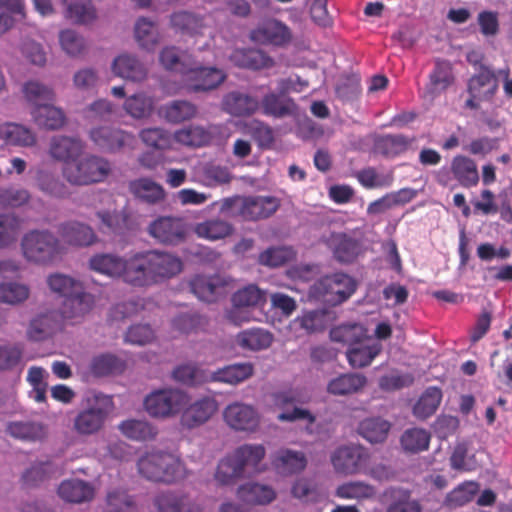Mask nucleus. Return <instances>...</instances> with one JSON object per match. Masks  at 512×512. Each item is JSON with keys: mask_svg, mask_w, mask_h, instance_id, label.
Listing matches in <instances>:
<instances>
[{"mask_svg": "<svg viewBox=\"0 0 512 512\" xmlns=\"http://www.w3.org/2000/svg\"><path fill=\"white\" fill-rule=\"evenodd\" d=\"M182 268L181 259L172 254L158 251L137 253L132 256L128 280L134 287H147L176 276Z\"/></svg>", "mask_w": 512, "mask_h": 512, "instance_id": "f257e3e1", "label": "nucleus"}, {"mask_svg": "<svg viewBox=\"0 0 512 512\" xmlns=\"http://www.w3.org/2000/svg\"><path fill=\"white\" fill-rule=\"evenodd\" d=\"M113 409L114 401L110 395L97 392L85 397L73 419L74 432L83 437L98 434L104 428Z\"/></svg>", "mask_w": 512, "mask_h": 512, "instance_id": "f03ea898", "label": "nucleus"}, {"mask_svg": "<svg viewBox=\"0 0 512 512\" xmlns=\"http://www.w3.org/2000/svg\"><path fill=\"white\" fill-rule=\"evenodd\" d=\"M111 173V163L97 155L87 154L63 166L62 175L71 185L87 186L101 183Z\"/></svg>", "mask_w": 512, "mask_h": 512, "instance_id": "7ed1b4c3", "label": "nucleus"}, {"mask_svg": "<svg viewBox=\"0 0 512 512\" xmlns=\"http://www.w3.org/2000/svg\"><path fill=\"white\" fill-rule=\"evenodd\" d=\"M139 473L155 482H174L185 475L182 462L170 453L149 452L137 463Z\"/></svg>", "mask_w": 512, "mask_h": 512, "instance_id": "20e7f679", "label": "nucleus"}, {"mask_svg": "<svg viewBox=\"0 0 512 512\" xmlns=\"http://www.w3.org/2000/svg\"><path fill=\"white\" fill-rule=\"evenodd\" d=\"M355 280L345 273H334L318 279L309 289V296L331 306L342 304L356 291Z\"/></svg>", "mask_w": 512, "mask_h": 512, "instance_id": "39448f33", "label": "nucleus"}, {"mask_svg": "<svg viewBox=\"0 0 512 512\" xmlns=\"http://www.w3.org/2000/svg\"><path fill=\"white\" fill-rule=\"evenodd\" d=\"M24 257L31 262L47 264L62 252L60 240L49 230H32L21 241Z\"/></svg>", "mask_w": 512, "mask_h": 512, "instance_id": "423d86ee", "label": "nucleus"}, {"mask_svg": "<svg viewBox=\"0 0 512 512\" xmlns=\"http://www.w3.org/2000/svg\"><path fill=\"white\" fill-rule=\"evenodd\" d=\"M189 401V395L183 390L165 388L148 394L144 399V408L153 418L167 419L181 413Z\"/></svg>", "mask_w": 512, "mask_h": 512, "instance_id": "0eeeda50", "label": "nucleus"}, {"mask_svg": "<svg viewBox=\"0 0 512 512\" xmlns=\"http://www.w3.org/2000/svg\"><path fill=\"white\" fill-rule=\"evenodd\" d=\"M232 307L227 312V319L240 326L254 320L251 308L262 307L267 301L266 291L257 285L249 284L237 290L231 298Z\"/></svg>", "mask_w": 512, "mask_h": 512, "instance_id": "6e6552de", "label": "nucleus"}, {"mask_svg": "<svg viewBox=\"0 0 512 512\" xmlns=\"http://www.w3.org/2000/svg\"><path fill=\"white\" fill-rule=\"evenodd\" d=\"M90 139L101 150L108 153L119 152L131 147L135 141L134 136L120 128L100 126L90 130Z\"/></svg>", "mask_w": 512, "mask_h": 512, "instance_id": "1a4fd4ad", "label": "nucleus"}, {"mask_svg": "<svg viewBox=\"0 0 512 512\" xmlns=\"http://www.w3.org/2000/svg\"><path fill=\"white\" fill-rule=\"evenodd\" d=\"M218 410L214 397L204 396L188 403L181 411L180 424L187 429H194L207 423Z\"/></svg>", "mask_w": 512, "mask_h": 512, "instance_id": "9d476101", "label": "nucleus"}, {"mask_svg": "<svg viewBox=\"0 0 512 512\" xmlns=\"http://www.w3.org/2000/svg\"><path fill=\"white\" fill-rule=\"evenodd\" d=\"M225 79L226 74L221 69L204 66L190 67L184 76L186 87L191 92L213 90Z\"/></svg>", "mask_w": 512, "mask_h": 512, "instance_id": "9b49d317", "label": "nucleus"}, {"mask_svg": "<svg viewBox=\"0 0 512 512\" xmlns=\"http://www.w3.org/2000/svg\"><path fill=\"white\" fill-rule=\"evenodd\" d=\"M149 234L164 244H179L186 237V225L183 219L162 216L154 220L148 228Z\"/></svg>", "mask_w": 512, "mask_h": 512, "instance_id": "f8f14e48", "label": "nucleus"}, {"mask_svg": "<svg viewBox=\"0 0 512 512\" xmlns=\"http://www.w3.org/2000/svg\"><path fill=\"white\" fill-rule=\"evenodd\" d=\"M90 268L112 278H122L128 284V273L132 270V257L124 259L115 254H96L89 261Z\"/></svg>", "mask_w": 512, "mask_h": 512, "instance_id": "ddd939ff", "label": "nucleus"}, {"mask_svg": "<svg viewBox=\"0 0 512 512\" xmlns=\"http://www.w3.org/2000/svg\"><path fill=\"white\" fill-rule=\"evenodd\" d=\"M227 425L238 431H254L259 425V415L251 405L241 402L229 404L223 412Z\"/></svg>", "mask_w": 512, "mask_h": 512, "instance_id": "4468645a", "label": "nucleus"}, {"mask_svg": "<svg viewBox=\"0 0 512 512\" xmlns=\"http://www.w3.org/2000/svg\"><path fill=\"white\" fill-rule=\"evenodd\" d=\"M251 39L260 44L284 46L290 43L292 33L288 26L282 22L270 19L251 31Z\"/></svg>", "mask_w": 512, "mask_h": 512, "instance_id": "2eb2a0df", "label": "nucleus"}, {"mask_svg": "<svg viewBox=\"0 0 512 512\" xmlns=\"http://www.w3.org/2000/svg\"><path fill=\"white\" fill-rule=\"evenodd\" d=\"M96 216L101 222L98 228L102 233L124 235L135 230L137 226L132 214L126 210H101Z\"/></svg>", "mask_w": 512, "mask_h": 512, "instance_id": "dca6fc26", "label": "nucleus"}, {"mask_svg": "<svg viewBox=\"0 0 512 512\" xmlns=\"http://www.w3.org/2000/svg\"><path fill=\"white\" fill-rule=\"evenodd\" d=\"M280 207V201L273 196L244 197L242 218L246 221L265 219L273 215Z\"/></svg>", "mask_w": 512, "mask_h": 512, "instance_id": "f3484780", "label": "nucleus"}, {"mask_svg": "<svg viewBox=\"0 0 512 512\" xmlns=\"http://www.w3.org/2000/svg\"><path fill=\"white\" fill-rule=\"evenodd\" d=\"M153 503L158 512H202L197 503L181 492H161Z\"/></svg>", "mask_w": 512, "mask_h": 512, "instance_id": "a211bd4d", "label": "nucleus"}, {"mask_svg": "<svg viewBox=\"0 0 512 512\" xmlns=\"http://www.w3.org/2000/svg\"><path fill=\"white\" fill-rule=\"evenodd\" d=\"M498 89V79L491 69L481 66L468 82V92L479 101L490 100Z\"/></svg>", "mask_w": 512, "mask_h": 512, "instance_id": "6ab92c4d", "label": "nucleus"}, {"mask_svg": "<svg viewBox=\"0 0 512 512\" xmlns=\"http://www.w3.org/2000/svg\"><path fill=\"white\" fill-rule=\"evenodd\" d=\"M60 238L73 246H89L96 242L94 230L87 224L78 221H67L58 226Z\"/></svg>", "mask_w": 512, "mask_h": 512, "instance_id": "aec40b11", "label": "nucleus"}, {"mask_svg": "<svg viewBox=\"0 0 512 512\" xmlns=\"http://www.w3.org/2000/svg\"><path fill=\"white\" fill-rule=\"evenodd\" d=\"M83 151L80 139L64 135H56L50 139L48 153L56 161L65 165L75 160Z\"/></svg>", "mask_w": 512, "mask_h": 512, "instance_id": "412c9836", "label": "nucleus"}, {"mask_svg": "<svg viewBox=\"0 0 512 512\" xmlns=\"http://www.w3.org/2000/svg\"><path fill=\"white\" fill-rule=\"evenodd\" d=\"M364 457L363 449L359 446L348 445L339 447L331 456V463L338 473L354 474L359 470Z\"/></svg>", "mask_w": 512, "mask_h": 512, "instance_id": "4be33fe9", "label": "nucleus"}, {"mask_svg": "<svg viewBox=\"0 0 512 512\" xmlns=\"http://www.w3.org/2000/svg\"><path fill=\"white\" fill-rule=\"evenodd\" d=\"M230 61L237 67L251 70L268 69L274 66L273 58L259 49H235L230 55Z\"/></svg>", "mask_w": 512, "mask_h": 512, "instance_id": "5701e85b", "label": "nucleus"}, {"mask_svg": "<svg viewBox=\"0 0 512 512\" xmlns=\"http://www.w3.org/2000/svg\"><path fill=\"white\" fill-rule=\"evenodd\" d=\"M226 282L218 275H196L190 282L191 291L202 301L214 302L225 292Z\"/></svg>", "mask_w": 512, "mask_h": 512, "instance_id": "b1692460", "label": "nucleus"}, {"mask_svg": "<svg viewBox=\"0 0 512 512\" xmlns=\"http://www.w3.org/2000/svg\"><path fill=\"white\" fill-rule=\"evenodd\" d=\"M0 137L9 146L32 148L37 144V135L31 128L14 122L1 127Z\"/></svg>", "mask_w": 512, "mask_h": 512, "instance_id": "393cba45", "label": "nucleus"}, {"mask_svg": "<svg viewBox=\"0 0 512 512\" xmlns=\"http://www.w3.org/2000/svg\"><path fill=\"white\" fill-rule=\"evenodd\" d=\"M115 75L132 82H141L146 79L148 71L138 58L130 54L116 57L112 64Z\"/></svg>", "mask_w": 512, "mask_h": 512, "instance_id": "a878e982", "label": "nucleus"}, {"mask_svg": "<svg viewBox=\"0 0 512 512\" xmlns=\"http://www.w3.org/2000/svg\"><path fill=\"white\" fill-rule=\"evenodd\" d=\"M57 493L59 497L68 503H84L94 498L93 486L83 480L69 479L60 483Z\"/></svg>", "mask_w": 512, "mask_h": 512, "instance_id": "bb28decb", "label": "nucleus"}, {"mask_svg": "<svg viewBox=\"0 0 512 512\" xmlns=\"http://www.w3.org/2000/svg\"><path fill=\"white\" fill-rule=\"evenodd\" d=\"M328 317V312L323 309L305 311L292 321L291 328L300 335L322 332L327 328Z\"/></svg>", "mask_w": 512, "mask_h": 512, "instance_id": "cd10ccee", "label": "nucleus"}, {"mask_svg": "<svg viewBox=\"0 0 512 512\" xmlns=\"http://www.w3.org/2000/svg\"><path fill=\"white\" fill-rule=\"evenodd\" d=\"M367 384V378L360 373H344L327 384V392L335 396H346L360 392Z\"/></svg>", "mask_w": 512, "mask_h": 512, "instance_id": "c85d7f7f", "label": "nucleus"}, {"mask_svg": "<svg viewBox=\"0 0 512 512\" xmlns=\"http://www.w3.org/2000/svg\"><path fill=\"white\" fill-rule=\"evenodd\" d=\"M272 465L279 474L292 475L305 469L307 459L301 451L281 449L273 457Z\"/></svg>", "mask_w": 512, "mask_h": 512, "instance_id": "c756f323", "label": "nucleus"}, {"mask_svg": "<svg viewBox=\"0 0 512 512\" xmlns=\"http://www.w3.org/2000/svg\"><path fill=\"white\" fill-rule=\"evenodd\" d=\"M455 180L464 188L475 187L479 182L476 162L464 155H456L451 160Z\"/></svg>", "mask_w": 512, "mask_h": 512, "instance_id": "7c9ffc66", "label": "nucleus"}, {"mask_svg": "<svg viewBox=\"0 0 512 512\" xmlns=\"http://www.w3.org/2000/svg\"><path fill=\"white\" fill-rule=\"evenodd\" d=\"M213 128V126L205 128L199 125H189L177 130L173 138L176 142L185 146L202 147L212 141L214 136Z\"/></svg>", "mask_w": 512, "mask_h": 512, "instance_id": "2f4dec72", "label": "nucleus"}, {"mask_svg": "<svg viewBox=\"0 0 512 512\" xmlns=\"http://www.w3.org/2000/svg\"><path fill=\"white\" fill-rule=\"evenodd\" d=\"M223 109L233 116H249L259 108V101L250 95L231 92L227 94L222 102Z\"/></svg>", "mask_w": 512, "mask_h": 512, "instance_id": "473e14b6", "label": "nucleus"}, {"mask_svg": "<svg viewBox=\"0 0 512 512\" xmlns=\"http://www.w3.org/2000/svg\"><path fill=\"white\" fill-rule=\"evenodd\" d=\"M95 304L94 296L82 289L65 299L61 308L62 317L75 319L91 311Z\"/></svg>", "mask_w": 512, "mask_h": 512, "instance_id": "72a5a7b5", "label": "nucleus"}, {"mask_svg": "<svg viewBox=\"0 0 512 512\" xmlns=\"http://www.w3.org/2000/svg\"><path fill=\"white\" fill-rule=\"evenodd\" d=\"M253 374L254 366L252 363H235L214 371L210 376V380L236 385L249 379Z\"/></svg>", "mask_w": 512, "mask_h": 512, "instance_id": "f704fd0d", "label": "nucleus"}, {"mask_svg": "<svg viewBox=\"0 0 512 512\" xmlns=\"http://www.w3.org/2000/svg\"><path fill=\"white\" fill-rule=\"evenodd\" d=\"M129 191L137 198L156 204L164 200V188L150 178H139L129 182Z\"/></svg>", "mask_w": 512, "mask_h": 512, "instance_id": "c9c22d12", "label": "nucleus"}, {"mask_svg": "<svg viewBox=\"0 0 512 512\" xmlns=\"http://www.w3.org/2000/svg\"><path fill=\"white\" fill-rule=\"evenodd\" d=\"M31 115L35 124L46 130H58L65 123V115L62 110L47 102L33 108Z\"/></svg>", "mask_w": 512, "mask_h": 512, "instance_id": "e433bc0d", "label": "nucleus"}, {"mask_svg": "<svg viewBox=\"0 0 512 512\" xmlns=\"http://www.w3.org/2000/svg\"><path fill=\"white\" fill-rule=\"evenodd\" d=\"M171 26L182 33L189 35H202L208 27L205 16L188 11H178L170 17Z\"/></svg>", "mask_w": 512, "mask_h": 512, "instance_id": "4c0bfd02", "label": "nucleus"}, {"mask_svg": "<svg viewBox=\"0 0 512 512\" xmlns=\"http://www.w3.org/2000/svg\"><path fill=\"white\" fill-rule=\"evenodd\" d=\"M159 112L167 122L179 124L194 118L197 107L187 100H173L161 106Z\"/></svg>", "mask_w": 512, "mask_h": 512, "instance_id": "58836bf2", "label": "nucleus"}, {"mask_svg": "<svg viewBox=\"0 0 512 512\" xmlns=\"http://www.w3.org/2000/svg\"><path fill=\"white\" fill-rule=\"evenodd\" d=\"M57 327L54 312L41 313L35 316L27 329V337L31 341L40 342L48 339Z\"/></svg>", "mask_w": 512, "mask_h": 512, "instance_id": "ea45409f", "label": "nucleus"}, {"mask_svg": "<svg viewBox=\"0 0 512 512\" xmlns=\"http://www.w3.org/2000/svg\"><path fill=\"white\" fill-rule=\"evenodd\" d=\"M273 335L262 328H251L241 331L236 336L237 344L247 350L259 351L267 349L273 342Z\"/></svg>", "mask_w": 512, "mask_h": 512, "instance_id": "a19ab883", "label": "nucleus"}, {"mask_svg": "<svg viewBox=\"0 0 512 512\" xmlns=\"http://www.w3.org/2000/svg\"><path fill=\"white\" fill-rule=\"evenodd\" d=\"M238 498L247 504L266 505L275 497V491L267 485L247 483L238 488Z\"/></svg>", "mask_w": 512, "mask_h": 512, "instance_id": "79ce46f5", "label": "nucleus"}, {"mask_svg": "<svg viewBox=\"0 0 512 512\" xmlns=\"http://www.w3.org/2000/svg\"><path fill=\"white\" fill-rule=\"evenodd\" d=\"M36 186L45 195L56 199H65L71 194L68 186L64 182L53 173L45 170L37 171Z\"/></svg>", "mask_w": 512, "mask_h": 512, "instance_id": "37998d69", "label": "nucleus"}, {"mask_svg": "<svg viewBox=\"0 0 512 512\" xmlns=\"http://www.w3.org/2000/svg\"><path fill=\"white\" fill-rule=\"evenodd\" d=\"M429 92L440 94L454 82V75L451 63L447 60L438 59L435 61L433 71L429 75Z\"/></svg>", "mask_w": 512, "mask_h": 512, "instance_id": "c03bdc74", "label": "nucleus"}, {"mask_svg": "<svg viewBox=\"0 0 512 512\" xmlns=\"http://www.w3.org/2000/svg\"><path fill=\"white\" fill-rule=\"evenodd\" d=\"M6 431L15 439L33 442L42 440L46 434L44 426L35 421L9 422Z\"/></svg>", "mask_w": 512, "mask_h": 512, "instance_id": "a18cd8bd", "label": "nucleus"}, {"mask_svg": "<svg viewBox=\"0 0 512 512\" xmlns=\"http://www.w3.org/2000/svg\"><path fill=\"white\" fill-rule=\"evenodd\" d=\"M120 432L127 438L135 441L153 440L157 429L145 420L127 419L118 425Z\"/></svg>", "mask_w": 512, "mask_h": 512, "instance_id": "49530a36", "label": "nucleus"}, {"mask_svg": "<svg viewBox=\"0 0 512 512\" xmlns=\"http://www.w3.org/2000/svg\"><path fill=\"white\" fill-rule=\"evenodd\" d=\"M441 401V389L435 386L428 387L413 407L414 416L420 420L429 418L436 412Z\"/></svg>", "mask_w": 512, "mask_h": 512, "instance_id": "de8ad7c7", "label": "nucleus"}, {"mask_svg": "<svg viewBox=\"0 0 512 512\" xmlns=\"http://www.w3.org/2000/svg\"><path fill=\"white\" fill-rule=\"evenodd\" d=\"M194 232L199 238L215 241L231 235L233 227L227 221L215 218L197 223Z\"/></svg>", "mask_w": 512, "mask_h": 512, "instance_id": "09e8293b", "label": "nucleus"}, {"mask_svg": "<svg viewBox=\"0 0 512 512\" xmlns=\"http://www.w3.org/2000/svg\"><path fill=\"white\" fill-rule=\"evenodd\" d=\"M414 140L402 134L384 135L376 140L375 148L383 156L393 158L404 153Z\"/></svg>", "mask_w": 512, "mask_h": 512, "instance_id": "8fccbe9b", "label": "nucleus"}, {"mask_svg": "<svg viewBox=\"0 0 512 512\" xmlns=\"http://www.w3.org/2000/svg\"><path fill=\"white\" fill-rule=\"evenodd\" d=\"M390 428L391 425L388 421L375 417L363 420L358 431L370 443H381L386 440Z\"/></svg>", "mask_w": 512, "mask_h": 512, "instance_id": "3c124183", "label": "nucleus"}, {"mask_svg": "<svg viewBox=\"0 0 512 512\" xmlns=\"http://www.w3.org/2000/svg\"><path fill=\"white\" fill-rule=\"evenodd\" d=\"M137 506L133 496L123 488H113L107 492L103 512H136Z\"/></svg>", "mask_w": 512, "mask_h": 512, "instance_id": "603ef678", "label": "nucleus"}, {"mask_svg": "<svg viewBox=\"0 0 512 512\" xmlns=\"http://www.w3.org/2000/svg\"><path fill=\"white\" fill-rule=\"evenodd\" d=\"M232 455L243 472L247 467L257 470L258 465L265 457V448L261 444H244L238 447Z\"/></svg>", "mask_w": 512, "mask_h": 512, "instance_id": "864d4df0", "label": "nucleus"}, {"mask_svg": "<svg viewBox=\"0 0 512 512\" xmlns=\"http://www.w3.org/2000/svg\"><path fill=\"white\" fill-rule=\"evenodd\" d=\"M135 39L139 46L145 50H154L159 42V32L155 23L148 18L141 17L134 27Z\"/></svg>", "mask_w": 512, "mask_h": 512, "instance_id": "5fc2aeb1", "label": "nucleus"}, {"mask_svg": "<svg viewBox=\"0 0 512 512\" xmlns=\"http://www.w3.org/2000/svg\"><path fill=\"white\" fill-rule=\"evenodd\" d=\"M263 114L281 118L291 115L295 109V104L290 98H282L275 93L266 94L261 101Z\"/></svg>", "mask_w": 512, "mask_h": 512, "instance_id": "6e6d98bb", "label": "nucleus"}, {"mask_svg": "<svg viewBox=\"0 0 512 512\" xmlns=\"http://www.w3.org/2000/svg\"><path fill=\"white\" fill-rule=\"evenodd\" d=\"M431 434L423 428H410L404 431L400 443L406 452L419 453L429 448Z\"/></svg>", "mask_w": 512, "mask_h": 512, "instance_id": "4d7b16f0", "label": "nucleus"}, {"mask_svg": "<svg viewBox=\"0 0 512 512\" xmlns=\"http://www.w3.org/2000/svg\"><path fill=\"white\" fill-rule=\"evenodd\" d=\"M366 337V330L360 324H342L330 331V338L333 342L343 343L349 346L360 344Z\"/></svg>", "mask_w": 512, "mask_h": 512, "instance_id": "13d9d810", "label": "nucleus"}, {"mask_svg": "<svg viewBox=\"0 0 512 512\" xmlns=\"http://www.w3.org/2000/svg\"><path fill=\"white\" fill-rule=\"evenodd\" d=\"M65 17L75 24L87 25L96 20L97 11L90 2L75 0L67 5Z\"/></svg>", "mask_w": 512, "mask_h": 512, "instance_id": "bf43d9fd", "label": "nucleus"}, {"mask_svg": "<svg viewBox=\"0 0 512 512\" xmlns=\"http://www.w3.org/2000/svg\"><path fill=\"white\" fill-rule=\"evenodd\" d=\"M356 178L366 189L387 188L393 184L392 171L379 173L374 167H367L357 172Z\"/></svg>", "mask_w": 512, "mask_h": 512, "instance_id": "052dcab7", "label": "nucleus"}, {"mask_svg": "<svg viewBox=\"0 0 512 512\" xmlns=\"http://www.w3.org/2000/svg\"><path fill=\"white\" fill-rule=\"evenodd\" d=\"M124 368V362L109 353L95 356L90 364L91 373L98 377L121 373Z\"/></svg>", "mask_w": 512, "mask_h": 512, "instance_id": "680f3d73", "label": "nucleus"}, {"mask_svg": "<svg viewBox=\"0 0 512 512\" xmlns=\"http://www.w3.org/2000/svg\"><path fill=\"white\" fill-rule=\"evenodd\" d=\"M479 490V485L474 481H466L459 484L446 497L444 504L448 508H457L471 502Z\"/></svg>", "mask_w": 512, "mask_h": 512, "instance_id": "e2e57ef3", "label": "nucleus"}, {"mask_svg": "<svg viewBox=\"0 0 512 512\" xmlns=\"http://www.w3.org/2000/svg\"><path fill=\"white\" fill-rule=\"evenodd\" d=\"M124 110L135 119L148 117L154 109V100L145 93H136L129 96L124 102Z\"/></svg>", "mask_w": 512, "mask_h": 512, "instance_id": "0e129e2a", "label": "nucleus"}, {"mask_svg": "<svg viewBox=\"0 0 512 512\" xmlns=\"http://www.w3.org/2000/svg\"><path fill=\"white\" fill-rule=\"evenodd\" d=\"M243 473L240 465L231 454L219 461L214 478L219 485H232L242 477Z\"/></svg>", "mask_w": 512, "mask_h": 512, "instance_id": "69168bd1", "label": "nucleus"}, {"mask_svg": "<svg viewBox=\"0 0 512 512\" xmlns=\"http://www.w3.org/2000/svg\"><path fill=\"white\" fill-rule=\"evenodd\" d=\"M358 243L346 234L333 238V255L340 263H351L358 255Z\"/></svg>", "mask_w": 512, "mask_h": 512, "instance_id": "338daca9", "label": "nucleus"}, {"mask_svg": "<svg viewBox=\"0 0 512 512\" xmlns=\"http://www.w3.org/2000/svg\"><path fill=\"white\" fill-rule=\"evenodd\" d=\"M375 488L372 485L361 481H350L339 485L335 495L341 499L363 500L375 496Z\"/></svg>", "mask_w": 512, "mask_h": 512, "instance_id": "774afa93", "label": "nucleus"}]
</instances>
